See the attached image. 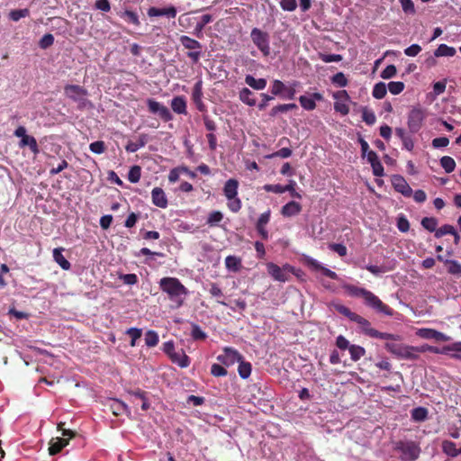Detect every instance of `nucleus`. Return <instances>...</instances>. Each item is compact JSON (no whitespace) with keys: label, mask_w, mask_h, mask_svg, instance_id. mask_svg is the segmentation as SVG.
<instances>
[{"label":"nucleus","mask_w":461,"mask_h":461,"mask_svg":"<svg viewBox=\"0 0 461 461\" xmlns=\"http://www.w3.org/2000/svg\"><path fill=\"white\" fill-rule=\"evenodd\" d=\"M444 351H447V355L451 358L461 360V341L446 345Z\"/></svg>","instance_id":"nucleus-33"},{"label":"nucleus","mask_w":461,"mask_h":461,"mask_svg":"<svg viewBox=\"0 0 461 461\" xmlns=\"http://www.w3.org/2000/svg\"><path fill=\"white\" fill-rule=\"evenodd\" d=\"M440 165L447 173H451L455 170L456 162L453 158L444 156L440 158Z\"/></svg>","instance_id":"nucleus-46"},{"label":"nucleus","mask_w":461,"mask_h":461,"mask_svg":"<svg viewBox=\"0 0 461 461\" xmlns=\"http://www.w3.org/2000/svg\"><path fill=\"white\" fill-rule=\"evenodd\" d=\"M120 17L123 19L126 23H131L136 27H139L140 25V21L139 19V15L137 13L131 11V10H125L119 14Z\"/></svg>","instance_id":"nucleus-34"},{"label":"nucleus","mask_w":461,"mask_h":461,"mask_svg":"<svg viewBox=\"0 0 461 461\" xmlns=\"http://www.w3.org/2000/svg\"><path fill=\"white\" fill-rule=\"evenodd\" d=\"M417 336L424 339H433L435 341H448L450 340V337L434 329L429 328H421L419 329L416 332Z\"/></svg>","instance_id":"nucleus-14"},{"label":"nucleus","mask_w":461,"mask_h":461,"mask_svg":"<svg viewBox=\"0 0 461 461\" xmlns=\"http://www.w3.org/2000/svg\"><path fill=\"white\" fill-rule=\"evenodd\" d=\"M64 249L63 248H56L53 249V258L54 261L64 270H69L71 267V264L63 256Z\"/></svg>","instance_id":"nucleus-26"},{"label":"nucleus","mask_w":461,"mask_h":461,"mask_svg":"<svg viewBox=\"0 0 461 461\" xmlns=\"http://www.w3.org/2000/svg\"><path fill=\"white\" fill-rule=\"evenodd\" d=\"M163 351L174 364L177 365L181 368H185L190 365L189 357L185 353L183 348L176 350L173 341L165 342L163 345Z\"/></svg>","instance_id":"nucleus-4"},{"label":"nucleus","mask_w":461,"mask_h":461,"mask_svg":"<svg viewBox=\"0 0 461 461\" xmlns=\"http://www.w3.org/2000/svg\"><path fill=\"white\" fill-rule=\"evenodd\" d=\"M243 358V356L235 348L225 347L222 353L217 356V360L224 366H233L239 363Z\"/></svg>","instance_id":"nucleus-11"},{"label":"nucleus","mask_w":461,"mask_h":461,"mask_svg":"<svg viewBox=\"0 0 461 461\" xmlns=\"http://www.w3.org/2000/svg\"><path fill=\"white\" fill-rule=\"evenodd\" d=\"M227 206L232 212H238L242 206L241 201L238 196L235 198L228 199Z\"/></svg>","instance_id":"nucleus-62"},{"label":"nucleus","mask_w":461,"mask_h":461,"mask_svg":"<svg viewBox=\"0 0 461 461\" xmlns=\"http://www.w3.org/2000/svg\"><path fill=\"white\" fill-rule=\"evenodd\" d=\"M89 149L95 154H102L105 151V143L103 140H96L89 145Z\"/></svg>","instance_id":"nucleus-59"},{"label":"nucleus","mask_w":461,"mask_h":461,"mask_svg":"<svg viewBox=\"0 0 461 461\" xmlns=\"http://www.w3.org/2000/svg\"><path fill=\"white\" fill-rule=\"evenodd\" d=\"M362 120L367 124V125H373L375 123L376 117L375 113L368 109L367 107L362 108Z\"/></svg>","instance_id":"nucleus-49"},{"label":"nucleus","mask_w":461,"mask_h":461,"mask_svg":"<svg viewBox=\"0 0 461 461\" xmlns=\"http://www.w3.org/2000/svg\"><path fill=\"white\" fill-rule=\"evenodd\" d=\"M392 185L394 190L402 194L405 197H410L412 194V189L401 175H393L391 179Z\"/></svg>","instance_id":"nucleus-15"},{"label":"nucleus","mask_w":461,"mask_h":461,"mask_svg":"<svg viewBox=\"0 0 461 461\" xmlns=\"http://www.w3.org/2000/svg\"><path fill=\"white\" fill-rule=\"evenodd\" d=\"M212 21V17L211 14H203L201 18V22L198 23L195 26V34L199 36V34L203 30V27L210 23Z\"/></svg>","instance_id":"nucleus-60"},{"label":"nucleus","mask_w":461,"mask_h":461,"mask_svg":"<svg viewBox=\"0 0 461 461\" xmlns=\"http://www.w3.org/2000/svg\"><path fill=\"white\" fill-rule=\"evenodd\" d=\"M245 83L255 90H263L267 86V80L265 78H255L251 75L245 77Z\"/></svg>","instance_id":"nucleus-31"},{"label":"nucleus","mask_w":461,"mask_h":461,"mask_svg":"<svg viewBox=\"0 0 461 461\" xmlns=\"http://www.w3.org/2000/svg\"><path fill=\"white\" fill-rule=\"evenodd\" d=\"M301 211L302 205L295 201H291L282 207L281 213L285 217H292L299 214Z\"/></svg>","instance_id":"nucleus-22"},{"label":"nucleus","mask_w":461,"mask_h":461,"mask_svg":"<svg viewBox=\"0 0 461 461\" xmlns=\"http://www.w3.org/2000/svg\"><path fill=\"white\" fill-rule=\"evenodd\" d=\"M397 358L411 361L418 360V357L415 355L414 346L402 344Z\"/></svg>","instance_id":"nucleus-25"},{"label":"nucleus","mask_w":461,"mask_h":461,"mask_svg":"<svg viewBox=\"0 0 461 461\" xmlns=\"http://www.w3.org/2000/svg\"><path fill=\"white\" fill-rule=\"evenodd\" d=\"M191 336L194 340H203L206 339V333L195 323L192 324Z\"/></svg>","instance_id":"nucleus-54"},{"label":"nucleus","mask_w":461,"mask_h":461,"mask_svg":"<svg viewBox=\"0 0 461 461\" xmlns=\"http://www.w3.org/2000/svg\"><path fill=\"white\" fill-rule=\"evenodd\" d=\"M364 303L366 306L372 308L378 313H383L386 316H393V310L387 304L384 303L378 296L369 290L364 297Z\"/></svg>","instance_id":"nucleus-9"},{"label":"nucleus","mask_w":461,"mask_h":461,"mask_svg":"<svg viewBox=\"0 0 461 461\" xmlns=\"http://www.w3.org/2000/svg\"><path fill=\"white\" fill-rule=\"evenodd\" d=\"M308 263L313 269L321 271L324 276L330 277V279L337 280L339 278L336 272L323 267L317 260L310 259Z\"/></svg>","instance_id":"nucleus-29"},{"label":"nucleus","mask_w":461,"mask_h":461,"mask_svg":"<svg viewBox=\"0 0 461 461\" xmlns=\"http://www.w3.org/2000/svg\"><path fill=\"white\" fill-rule=\"evenodd\" d=\"M147 105L149 112L158 115L163 122H167L173 120V115L169 109L155 99H148Z\"/></svg>","instance_id":"nucleus-10"},{"label":"nucleus","mask_w":461,"mask_h":461,"mask_svg":"<svg viewBox=\"0 0 461 461\" xmlns=\"http://www.w3.org/2000/svg\"><path fill=\"white\" fill-rule=\"evenodd\" d=\"M319 59H321L325 63H330V62H339L342 60L343 58L339 54L319 53Z\"/></svg>","instance_id":"nucleus-57"},{"label":"nucleus","mask_w":461,"mask_h":461,"mask_svg":"<svg viewBox=\"0 0 461 461\" xmlns=\"http://www.w3.org/2000/svg\"><path fill=\"white\" fill-rule=\"evenodd\" d=\"M386 340L387 341L384 344L385 349L397 357L399 355V352L401 350V348L402 346V343H397V341H400L401 339L399 340H393V339H386Z\"/></svg>","instance_id":"nucleus-41"},{"label":"nucleus","mask_w":461,"mask_h":461,"mask_svg":"<svg viewBox=\"0 0 461 461\" xmlns=\"http://www.w3.org/2000/svg\"><path fill=\"white\" fill-rule=\"evenodd\" d=\"M253 43L261 51L264 57L270 55L269 34L258 28H253L250 32Z\"/></svg>","instance_id":"nucleus-8"},{"label":"nucleus","mask_w":461,"mask_h":461,"mask_svg":"<svg viewBox=\"0 0 461 461\" xmlns=\"http://www.w3.org/2000/svg\"><path fill=\"white\" fill-rule=\"evenodd\" d=\"M393 449L400 454L402 461H415L421 452L419 444L411 440H399L394 443Z\"/></svg>","instance_id":"nucleus-2"},{"label":"nucleus","mask_w":461,"mask_h":461,"mask_svg":"<svg viewBox=\"0 0 461 461\" xmlns=\"http://www.w3.org/2000/svg\"><path fill=\"white\" fill-rule=\"evenodd\" d=\"M225 267L229 271L237 273L242 268L241 258L230 255L225 258Z\"/></svg>","instance_id":"nucleus-28"},{"label":"nucleus","mask_w":461,"mask_h":461,"mask_svg":"<svg viewBox=\"0 0 461 461\" xmlns=\"http://www.w3.org/2000/svg\"><path fill=\"white\" fill-rule=\"evenodd\" d=\"M54 43V36L51 33H46L39 41V47L46 50L52 46Z\"/></svg>","instance_id":"nucleus-56"},{"label":"nucleus","mask_w":461,"mask_h":461,"mask_svg":"<svg viewBox=\"0 0 461 461\" xmlns=\"http://www.w3.org/2000/svg\"><path fill=\"white\" fill-rule=\"evenodd\" d=\"M350 357L353 361L359 360L366 354V349L358 345H351L349 347Z\"/></svg>","instance_id":"nucleus-43"},{"label":"nucleus","mask_w":461,"mask_h":461,"mask_svg":"<svg viewBox=\"0 0 461 461\" xmlns=\"http://www.w3.org/2000/svg\"><path fill=\"white\" fill-rule=\"evenodd\" d=\"M428 417V410L424 407H417L411 411V419L415 421H423Z\"/></svg>","instance_id":"nucleus-44"},{"label":"nucleus","mask_w":461,"mask_h":461,"mask_svg":"<svg viewBox=\"0 0 461 461\" xmlns=\"http://www.w3.org/2000/svg\"><path fill=\"white\" fill-rule=\"evenodd\" d=\"M437 259L444 262L447 266V272L456 277H461V264L454 259H444L441 255L437 256Z\"/></svg>","instance_id":"nucleus-21"},{"label":"nucleus","mask_w":461,"mask_h":461,"mask_svg":"<svg viewBox=\"0 0 461 461\" xmlns=\"http://www.w3.org/2000/svg\"><path fill=\"white\" fill-rule=\"evenodd\" d=\"M323 95L321 93H313L310 97L306 95H301L299 102L301 106L306 111H312L316 108L315 101H322Z\"/></svg>","instance_id":"nucleus-17"},{"label":"nucleus","mask_w":461,"mask_h":461,"mask_svg":"<svg viewBox=\"0 0 461 461\" xmlns=\"http://www.w3.org/2000/svg\"><path fill=\"white\" fill-rule=\"evenodd\" d=\"M151 199L154 205L162 209L167 207V198L162 188L154 187L151 191Z\"/></svg>","instance_id":"nucleus-18"},{"label":"nucleus","mask_w":461,"mask_h":461,"mask_svg":"<svg viewBox=\"0 0 461 461\" xmlns=\"http://www.w3.org/2000/svg\"><path fill=\"white\" fill-rule=\"evenodd\" d=\"M387 93V87L386 85L384 82L376 83L374 86L372 95L375 99H382L386 95Z\"/></svg>","instance_id":"nucleus-42"},{"label":"nucleus","mask_w":461,"mask_h":461,"mask_svg":"<svg viewBox=\"0 0 461 461\" xmlns=\"http://www.w3.org/2000/svg\"><path fill=\"white\" fill-rule=\"evenodd\" d=\"M271 211L267 210V212L260 214L256 223V230L258 235L262 240H267L269 238L268 231L266 226L268 224L270 221Z\"/></svg>","instance_id":"nucleus-16"},{"label":"nucleus","mask_w":461,"mask_h":461,"mask_svg":"<svg viewBox=\"0 0 461 461\" xmlns=\"http://www.w3.org/2000/svg\"><path fill=\"white\" fill-rule=\"evenodd\" d=\"M397 228L401 232H407L410 229V223L408 219L401 215L397 219Z\"/></svg>","instance_id":"nucleus-64"},{"label":"nucleus","mask_w":461,"mask_h":461,"mask_svg":"<svg viewBox=\"0 0 461 461\" xmlns=\"http://www.w3.org/2000/svg\"><path fill=\"white\" fill-rule=\"evenodd\" d=\"M331 83L337 86L344 87L348 85V81L342 72H338L331 77Z\"/></svg>","instance_id":"nucleus-51"},{"label":"nucleus","mask_w":461,"mask_h":461,"mask_svg":"<svg viewBox=\"0 0 461 461\" xmlns=\"http://www.w3.org/2000/svg\"><path fill=\"white\" fill-rule=\"evenodd\" d=\"M397 73L396 67L394 65H388L381 72V77L384 79H389L393 77Z\"/></svg>","instance_id":"nucleus-63"},{"label":"nucleus","mask_w":461,"mask_h":461,"mask_svg":"<svg viewBox=\"0 0 461 461\" xmlns=\"http://www.w3.org/2000/svg\"><path fill=\"white\" fill-rule=\"evenodd\" d=\"M442 450L443 452L451 456V457H456L457 456V448H456V445L455 442L453 441H450V440H444L442 442Z\"/></svg>","instance_id":"nucleus-40"},{"label":"nucleus","mask_w":461,"mask_h":461,"mask_svg":"<svg viewBox=\"0 0 461 461\" xmlns=\"http://www.w3.org/2000/svg\"><path fill=\"white\" fill-rule=\"evenodd\" d=\"M179 41L185 49L190 50L186 53L187 58H189L193 63H197L203 55L202 44L198 41L186 35L180 36Z\"/></svg>","instance_id":"nucleus-6"},{"label":"nucleus","mask_w":461,"mask_h":461,"mask_svg":"<svg viewBox=\"0 0 461 461\" xmlns=\"http://www.w3.org/2000/svg\"><path fill=\"white\" fill-rule=\"evenodd\" d=\"M404 83L401 81H392L388 84V90L392 95H399L404 90Z\"/></svg>","instance_id":"nucleus-53"},{"label":"nucleus","mask_w":461,"mask_h":461,"mask_svg":"<svg viewBox=\"0 0 461 461\" xmlns=\"http://www.w3.org/2000/svg\"><path fill=\"white\" fill-rule=\"evenodd\" d=\"M55 440V442L50 443L49 447V453L50 456L59 453L66 446L68 445L69 442V438H56Z\"/></svg>","instance_id":"nucleus-30"},{"label":"nucleus","mask_w":461,"mask_h":461,"mask_svg":"<svg viewBox=\"0 0 461 461\" xmlns=\"http://www.w3.org/2000/svg\"><path fill=\"white\" fill-rule=\"evenodd\" d=\"M148 142V136L146 134H140L136 141L130 140L125 146V149L128 152L133 153L144 147Z\"/></svg>","instance_id":"nucleus-24"},{"label":"nucleus","mask_w":461,"mask_h":461,"mask_svg":"<svg viewBox=\"0 0 461 461\" xmlns=\"http://www.w3.org/2000/svg\"><path fill=\"white\" fill-rule=\"evenodd\" d=\"M19 146L20 148L28 146L32 152L35 155L40 152L37 140L33 136L27 135L23 139H21Z\"/></svg>","instance_id":"nucleus-35"},{"label":"nucleus","mask_w":461,"mask_h":461,"mask_svg":"<svg viewBox=\"0 0 461 461\" xmlns=\"http://www.w3.org/2000/svg\"><path fill=\"white\" fill-rule=\"evenodd\" d=\"M66 96L78 104L79 109H84L86 104L87 90L78 85H67L64 87Z\"/></svg>","instance_id":"nucleus-7"},{"label":"nucleus","mask_w":461,"mask_h":461,"mask_svg":"<svg viewBox=\"0 0 461 461\" xmlns=\"http://www.w3.org/2000/svg\"><path fill=\"white\" fill-rule=\"evenodd\" d=\"M239 182L234 178H230L225 182L223 194L227 199L235 198L238 195Z\"/></svg>","instance_id":"nucleus-23"},{"label":"nucleus","mask_w":461,"mask_h":461,"mask_svg":"<svg viewBox=\"0 0 461 461\" xmlns=\"http://www.w3.org/2000/svg\"><path fill=\"white\" fill-rule=\"evenodd\" d=\"M240 100L249 106L256 105V98L254 97V94L251 90L247 87L242 88L239 94Z\"/></svg>","instance_id":"nucleus-32"},{"label":"nucleus","mask_w":461,"mask_h":461,"mask_svg":"<svg viewBox=\"0 0 461 461\" xmlns=\"http://www.w3.org/2000/svg\"><path fill=\"white\" fill-rule=\"evenodd\" d=\"M421 226L430 231V232H436L437 230V226H438V220L434 217H424L422 220H421Z\"/></svg>","instance_id":"nucleus-45"},{"label":"nucleus","mask_w":461,"mask_h":461,"mask_svg":"<svg viewBox=\"0 0 461 461\" xmlns=\"http://www.w3.org/2000/svg\"><path fill=\"white\" fill-rule=\"evenodd\" d=\"M109 409L115 416H120L128 411L127 405L118 399L110 400Z\"/></svg>","instance_id":"nucleus-27"},{"label":"nucleus","mask_w":461,"mask_h":461,"mask_svg":"<svg viewBox=\"0 0 461 461\" xmlns=\"http://www.w3.org/2000/svg\"><path fill=\"white\" fill-rule=\"evenodd\" d=\"M456 53L454 47L447 46V44H440L434 51L435 57H453Z\"/></svg>","instance_id":"nucleus-36"},{"label":"nucleus","mask_w":461,"mask_h":461,"mask_svg":"<svg viewBox=\"0 0 461 461\" xmlns=\"http://www.w3.org/2000/svg\"><path fill=\"white\" fill-rule=\"evenodd\" d=\"M251 371H252V366L249 362L244 361V358L240 360L239 366H238V373H239V375L242 379L249 378V375H251Z\"/></svg>","instance_id":"nucleus-38"},{"label":"nucleus","mask_w":461,"mask_h":461,"mask_svg":"<svg viewBox=\"0 0 461 461\" xmlns=\"http://www.w3.org/2000/svg\"><path fill=\"white\" fill-rule=\"evenodd\" d=\"M203 81L199 79L193 87L191 98L197 110L201 113H207V107L203 101Z\"/></svg>","instance_id":"nucleus-13"},{"label":"nucleus","mask_w":461,"mask_h":461,"mask_svg":"<svg viewBox=\"0 0 461 461\" xmlns=\"http://www.w3.org/2000/svg\"><path fill=\"white\" fill-rule=\"evenodd\" d=\"M158 335L154 330H148L145 334V344L149 347L153 348L156 347L158 343Z\"/></svg>","instance_id":"nucleus-48"},{"label":"nucleus","mask_w":461,"mask_h":461,"mask_svg":"<svg viewBox=\"0 0 461 461\" xmlns=\"http://www.w3.org/2000/svg\"><path fill=\"white\" fill-rule=\"evenodd\" d=\"M176 14H177L176 8L173 5H170L166 8L150 7L148 9V15L149 17L164 15L168 18H175L176 16Z\"/></svg>","instance_id":"nucleus-19"},{"label":"nucleus","mask_w":461,"mask_h":461,"mask_svg":"<svg viewBox=\"0 0 461 461\" xmlns=\"http://www.w3.org/2000/svg\"><path fill=\"white\" fill-rule=\"evenodd\" d=\"M426 117L425 111L420 107L412 108L408 115V127L411 132H418Z\"/></svg>","instance_id":"nucleus-12"},{"label":"nucleus","mask_w":461,"mask_h":461,"mask_svg":"<svg viewBox=\"0 0 461 461\" xmlns=\"http://www.w3.org/2000/svg\"><path fill=\"white\" fill-rule=\"evenodd\" d=\"M359 325L362 331L370 338L374 339H393V340H399L400 336L387 333V332H381L371 327V323L368 320L362 317L361 315L357 314L355 316L354 320L352 321Z\"/></svg>","instance_id":"nucleus-3"},{"label":"nucleus","mask_w":461,"mask_h":461,"mask_svg":"<svg viewBox=\"0 0 461 461\" xmlns=\"http://www.w3.org/2000/svg\"><path fill=\"white\" fill-rule=\"evenodd\" d=\"M344 289L346 292L353 297H361L364 299L368 290L366 288L358 287L353 285H345Z\"/></svg>","instance_id":"nucleus-37"},{"label":"nucleus","mask_w":461,"mask_h":461,"mask_svg":"<svg viewBox=\"0 0 461 461\" xmlns=\"http://www.w3.org/2000/svg\"><path fill=\"white\" fill-rule=\"evenodd\" d=\"M158 286L172 303L171 307L173 309H179L184 305L189 291L178 278L171 276L162 277L158 282Z\"/></svg>","instance_id":"nucleus-1"},{"label":"nucleus","mask_w":461,"mask_h":461,"mask_svg":"<svg viewBox=\"0 0 461 461\" xmlns=\"http://www.w3.org/2000/svg\"><path fill=\"white\" fill-rule=\"evenodd\" d=\"M223 219V214L220 211L212 212L207 218L206 223L210 227L217 226Z\"/></svg>","instance_id":"nucleus-47"},{"label":"nucleus","mask_w":461,"mask_h":461,"mask_svg":"<svg viewBox=\"0 0 461 461\" xmlns=\"http://www.w3.org/2000/svg\"><path fill=\"white\" fill-rule=\"evenodd\" d=\"M29 14H30V11L27 8L15 9V10L11 11L10 18L14 22H17L22 18L29 16Z\"/></svg>","instance_id":"nucleus-55"},{"label":"nucleus","mask_w":461,"mask_h":461,"mask_svg":"<svg viewBox=\"0 0 461 461\" xmlns=\"http://www.w3.org/2000/svg\"><path fill=\"white\" fill-rule=\"evenodd\" d=\"M170 105H171V108L174 113H176L177 114H183V115L187 114V104H186V100H185V96H183V95L175 96L171 100Z\"/></svg>","instance_id":"nucleus-20"},{"label":"nucleus","mask_w":461,"mask_h":461,"mask_svg":"<svg viewBox=\"0 0 461 461\" xmlns=\"http://www.w3.org/2000/svg\"><path fill=\"white\" fill-rule=\"evenodd\" d=\"M455 233V228L450 224H444L440 228L437 229L434 233L435 238L439 239L447 234Z\"/></svg>","instance_id":"nucleus-52"},{"label":"nucleus","mask_w":461,"mask_h":461,"mask_svg":"<svg viewBox=\"0 0 461 461\" xmlns=\"http://www.w3.org/2000/svg\"><path fill=\"white\" fill-rule=\"evenodd\" d=\"M180 172H188V168L185 167H182L171 169L168 174V181L170 183H176L179 179Z\"/></svg>","instance_id":"nucleus-58"},{"label":"nucleus","mask_w":461,"mask_h":461,"mask_svg":"<svg viewBox=\"0 0 461 461\" xmlns=\"http://www.w3.org/2000/svg\"><path fill=\"white\" fill-rule=\"evenodd\" d=\"M227 373V369L223 365L212 364L211 366V374L215 377L225 376Z\"/></svg>","instance_id":"nucleus-61"},{"label":"nucleus","mask_w":461,"mask_h":461,"mask_svg":"<svg viewBox=\"0 0 461 461\" xmlns=\"http://www.w3.org/2000/svg\"><path fill=\"white\" fill-rule=\"evenodd\" d=\"M267 270L268 275L275 280L281 283L287 282L290 278V274H294V267L289 264H285L283 267L268 262L267 263Z\"/></svg>","instance_id":"nucleus-5"},{"label":"nucleus","mask_w":461,"mask_h":461,"mask_svg":"<svg viewBox=\"0 0 461 461\" xmlns=\"http://www.w3.org/2000/svg\"><path fill=\"white\" fill-rule=\"evenodd\" d=\"M286 89V86L279 79H275L272 82L271 86V94L272 95L284 97L285 90Z\"/></svg>","instance_id":"nucleus-39"},{"label":"nucleus","mask_w":461,"mask_h":461,"mask_svg":"<svg viewBox=\"0 0 461 461\" xmlns=\"http://www.w3.org/2000/svg\"><path fill=\"white\" fill-rule=\"evenodd\" d=\"M141 176V168L140 166H133L130 168L128 173V180L132 183H138Z\"/></svg>","instance_id":"nucleus-50"}]
</instances>
